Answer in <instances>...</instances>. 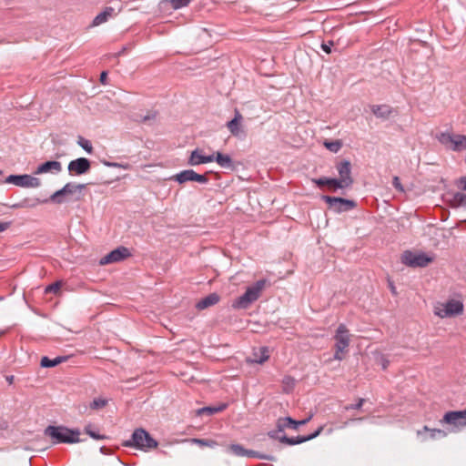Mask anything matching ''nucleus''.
Wrapping results in <instances>:
<instances>
[{
    "instance_id": "bb28decb",
    "label": "nucleus",
    "mask_w": 466,
    "mask_h": 466,
    "mask_svg": "<svg viewBox=\"0 0 466 466\" xmlns=\"http://www.w3.org/2000/svg\"><path fill=\"white\" fill-rule=\"evenodd\" d=\"M67 359V357H62L58 356L55 359H49L48 357L45 356L41 359L40 365L43 368H53L56 365L62 363Z\"/></svg>"
},
{
    "instance_id": "49530a36",
    "label": "nucleus",
    "mask_w": 466,
    "mask_h": 466,
    "mask_svg": "<svg viewBox=\"0 0 466 466\" xmlns=\"http://www.w3.org/2000/svg\"><path fill=\"white\" fill-rule=\"evenodd\" d=\"M193 442H196L199 445H202V446H209V447H213L215 442L212 441H208V440H205V439H193L192 440Z\"/></svg>"
},
{
    "instance_id": "a878e982",
    "label": "nucleus",
    "mask_w": 466,
    "mask_h": 466,
    "mask_svg": "<svg viewBox=\"0 0 466 466\" xmlns=\"http://www.w3.org/2000/svg\"><path fill=\"white\" fill-rule=\"evenodd\" d=\"M196 172L193 169L183 170L174 176V179L179 183L184 184L188 181H194Z\"/></svg>"
},
{
    "instance_id": "a18cd8bd",
    "label": "nucleus",
    "mask_w": 466,
    "mask_h": 466,
    "mask_svg": "<svg viewBox=\"0 0 466 466\" xmlns=\"http://www.w3.org/2000/svg\"><path fill=\"white\" fill-rule=\"evenodd\" d=\"M103 164L106 167H121V168H124V169H127L128 167V165L126 164H121V163H117V162H109V161H106L104 160L103 161Z\"/></svg>"
},
{
    "instance_id": "052dcab7",
    "label": "nucleus",
    "mask_w": 466,
    "mask_h": 466,
    "mask_svg": "<svg viewBox=\"0 0 466 466\" xmlns=\"http://www.w3.org/2000/svg\"><path fill=\"white\" fill-rule=\"evenodd\" d=\"M13 380H14L13 376H10L7 378V380L9 381V383H12Z\"/></svg>"
},
{
    "instance_id": "79ce46f5",
    "label": "nucleus",
    "mask_w": 466,
    "mask_h": 466,
    "mask_svg": "<svg viewBox=\"0 0 466 466\" xmlns=\"http://www.w3.org/2000/svg\"><path fill=\"white\" fill-rule=\"evenodd\" d=\"M85 431L92 438V439H95V440H104L106 439V437L105 435H102V434H99L98 432L91 430L90 426H87L85 428Z\"/></svg>"
},
{
    "instance_id": "72a5a7b5",
    "label": "nucleus",
    "mask_w": 466,
    "mask_h": 466,
    "mask_svg": "<svg viewBox=\"0 0 466 466\" xmlns=\"http://www.w3.org/2000/svg\"><path fill=\"white\" fill-rule=\"evenodd\" d=\"M66 193L62 188H60L59 190H56L55 193H53L48 199V201H51L53 203H56V204H62L64 203L66 200H65V197H66Z\"/></svg>"
},
{
    "instance_id": "cd10ccee",
    "label": "nucleus",
    "mask_w": 466,
    "mask_h": 466,
    "mask_svg": "<svg viewBox=\"0 0 466 466\" xmlns=\"http://www.w3.org/2000/svg\"><path fill=\"white\" fill-rule=\"evenodd\" d=\"M85 184H75L68 182L64 187L63 189L66 196L73 195L75 193H81V191L85 188Z\"/></svg>"
},
{
    "instance_id": "4468645a",
    "label": "nucleus",
    "mask_w": 466,
    "mask_h": 466,
    "mask_svg": "<svg viewBox=\"0 0 466 466\" xmlns=\"http://www.w3.org/2000/svg\"><path fill=\"white\" fill-rule=\"evenodd\" d=\"M441 143L451 142L452 144L451 149L453 151H461L466 149V136L460 134H445L442 133L440 138Z\"/></svg>"
},
{
    "instance_id": "864d4df0",
    "label": "nucleus",
    "mask_w": 466,
    "mask_h": 466,
    "mask_svg": "<svg viewBox=\"0 0 466 466\" xmlns=\"http://www.w3.org/2000/svg\"><path fill=\"white\" fill-rule=\"evenodd\" d=\"M459 185L462 190L466 191V177H461L459 179Z\"/></svg>"
},
{
    "instance_id": "473e14b6",
    "label": "nucleus",
    "mask_w": 466,
    "mask_h": 466,
    "mask_svg": "<svg viewBox=\"0 0 466 466\" xmlns=\"http://www.w3.org/2000/svg\"><path fill=\"white\" fill-rule=\"evenodd\" d=\"M245 457H248V458H258V459H262V460H267V461H275V457L273 455H269V454H262V453H259L258 451H255L253 450H248L246 451V455Z\"/></svg>"
},
{
    "instance_id": "1a4fd4ad",
    "label": "nucleus",
    "mask_w": 466,
    "mask_h": 466,
    "mask_svg": "<svg viewBox=\"0 0 466 466\" xmlns=\"http://www.w3.org/2000/svg\"><path fill=\"white\" fill-rule=\"evenodd\" d=\"M463 312V303L460 300L451 299L440 307L435 308V314L441 319L454 317Z\"/></svg>"
},
{
    "instance_id": "13d9d810",
    "label": "nucleus",
    "mask_w": 466,
    "mask_h": 466,
    "mask_svg": "<svg viewBox=\"0 0 466 466\" xmlns=\"http://www.w3.org/2000/svg\"><path fill=\"white\" fill-rule=\"evenodd\" d=\"M388 365H389V360H384L383 363H382L383 370H385L388 367Z\"/></svg>"
},
{
    "instance_id": "5701e85b",
    "label": "nucleus",
    "mask_w": 466,
    "mask_h": 466,
    "mask_svg": "<svg viewBox=\"0 0 466 466\" xmlns=\"http://www.w3.org/2000/svg\"><path fill=\"white\" fill-rule=\"evenodd\" d=\"M311 181L315 185H317L318 187L329 186L334 191H336L337 189H340V186L339 185V181L335 177H319V178H312Z\"/></svg>"
},
{
    "instance_id": "5fc2aeb1",
    "label": "nucleus",
    "mask_w": 466,
    "mask_h": 466,
    "mask_svg": "<svg viewBox=\"0 0 466 466\" xmlns=\"http://www.w3.org/2000/svg\"><path fill=\"white\" fill-rule=\"evenodd\" d=\"M106 78H107V73L106 71H103L101 74H100V82L103 84V85H106Z\"/></svg>"
},
{
    "instance_id": "de8ad7c7",
    "label": "nucleus",
    "mask_w": 466,
    "mask_h": 466,
    "mask_svg": "<svg viewBox=\"0 0 466 466\" xmlns=\"http://www.w3.org/2000/svg\"><path fill=\"white\" fill-rule=\"evenodd\" d=\"M194 181L198 182L200 184H207L208 182V178L205 174H198L196 172Z\"/></svg>"
},
{
    "instance_id": "4d7b16f0",
    "label": "nucleus",
    "mask_w": 466,
    "mask_h": 466,
    "mask_svg": "<svg viewBox=\"0 0 466 466\" xmlns=\"http://www.w3.org/2000/svg\"><path fill=\"white\" fill-rule=\"evenodd\" d=\"M390 291L395 294L396 293V288L394 287L393 283L392 282H390Z\"/></svg>"
},
{
    "instance_id": "9b49d317",
    "label": "nucleus",
    "mask_w": 466,
    "mask_h": 466,
    "mask_svg": "<svg viewBox=\"0 0 466 466\" xmlns=\"http://www.w3.org/2000/svg\"><path fill=\"white\" fill-rule=\"evenodd\" d=\"M129 256H131L129 249L126 247L120 246L110 251L106 256H104L100 259L99 264L107 265L111 263L120 262L128 258Z\"/></svg>"
},
{
    "instance_id": "c03bdc74",
    "label": "nucleus",
    "mask_w": 466,
    "mask_h": 466,
    "mask_svg": "<svg viewBox=\"0 0 466 466\" xmlns=\"http://www.w3.org/2000/svg\"><path fill=\"white\" fill-rule=\"evenodd\" d=\"M364 402H365V399L360 398L358 400L357 403L348 405V406L345 407V409L347 410H359V409H360L363 406Z\"/></svg>"
},
{
    "instance_id": "f3484780",
    "label": "nucleus",
    "mask_w": 466,
    "mask_h": 466,
    "mask_svg": "<svg viewBox=\"0 0 466 466\" xmlns=\"http://www.w3.org/2000/svg\"><path fill=\"white\" fill-rule=\"evenodd\" d=\"M214 161H216L218 165L224 169L231 171L235 169L234 161L229 155L217 151L214 153Z\"/></svg>"
},
{
    "instance_id": "c9c22d12",
    "label": "nucleus",
    "mask_w": 466,
    "mask_h": 466,
    "mask_svg": "<svg viewBox=\"0 0 466 466\" xmlns=\"http://www.w3.org/2000/svg\"><path fill=\"white\" fill-rule=\"evenodd\" d=\"M295 379L291 376H285L282 380V383H283V386H284V390L286 392H289L291 391L294 387H295Z\"/></svg>"
},
{
    "instance_id": "0eeeda50",
    "label": "nucleus",
    "mask_w": 466,
    "mask_h": 466,
    "mask_svg": "<svg viewBox=\"0 0 466 466\" xmlns=\"http://www.w3.org/2000/svg\"><path fill=\"white\" fill-rule=\"evenodd\" d=\"M336 169L339 176V178L337 179L340 186V189L350 187L354 183V179L351 176L350 161L348 159H342L336 164Z\"/></svg>"
},
{
    "instance_id": "393cba45",
    "label": "nucleus",
    "mask_w": 466,
    "mask_h": 466,
    "mask_svg": "<svg viewBox=\"0 0 466 466\" xmlns=\"http://www.w3.org/2000/svg\"><path fill=\"white\" fill-rule=\"evenodd\" d=\"M371 112L378 118L387 119L390 116L392 109L388 105H374L371 106Z\"/></svg>"
},
{
    "instance_id": "9d476101",
    "label": "nucleus",
    "mask_w": 466,
    "mask_h": 466,
    "mask_svg": "<svg viewBox=\"0 0 466 466\" xmlns=\"http://www.w3.org/2000/svg\"><path fill=\"white\" fill-rule=\"evenodd\" d=\"M91 168V162L86 157H78L68 163L67 170L70 176H82Z\"/></svg>"
},
{
    "instance_id": "6ab92c4d",
    "label": "nucleus",
    "mask_w": 466,
    "mask_h": 466,
    "mask_svg": "<svg viewBox=\"0 0 466 466\" xmlns=\"http://www.w3.org/2000/svg\"><path fill=\"white\" fill-rule=\"evenodd\" d=\"M219 299H220V297L218 294H217L216 292L210 293L207 297L200 299L196 304V308L198 310L205 309L207 308H209V307L214 306L217 303H218Z\"/></svg>"
},
{
    "instance_id": "a19ab883",
    "label": "nucleus",
    "mask_w": 466,
    "mask_h": 466,
    "mask_svg": "<svg viewBox=\"0 0 466 466\" xmlns=\"http://www.w3.org/2000/svg\"><path fill=\"white\" fill-rule=\"evenodd\" d=\"M191 0H170V4L174 9H179L187 6Z\"/></svg>"
},
{
    "instance_id": "3c124183",
    "label": "nucleus",
    "mask_w": 466,
    "mask_h": 466,
    "mask_svg": "<svg viewBox=\"0 0 466 466\" xmlns=\"http://www.w3.org/2000/svg\"><path fill=\"white\" fill-rule=\"evenodd\" d=\"M322 431H323V427L320 426L311 434L306 435L305 439H307V441H311V440L315 439L316 437H318L321 433Z\"/></svg>"
},
{
    "instance_id": "bf43d9fd",
    "label": "nucleus",
    "mask_w": 466,
    "mask_h": 466,
    "mask_svg": "<svg viewBox=\"0 0 466 466\" xmlns=\"http://www.w3.org/2000/svg\"><path fill=\"white\" fill-rule=\"evenodd\" d=\"M125 50H126V47L124 46V47L121 49V51H119V52H118L117 56H119V55L123 54V53L125 52Z\"/></svg>"
},
{
    "instance_id": "2f4dec72",
    "label": "nucleus",
    "mask_w": 466,
    "mask_h": 466,
    "mask_svg": "<svg viewBox=\"0 0 466 466\" xmlns=\"http://www.w3.org/2000/svg\"><path fill=\"white\" fill-rule=\"evenodd\" d=\"M226 407H227V405H226V404H221V405H219V406H218V407H210V406H208V407H203V408H201V409H199V410H198V413L199 415L204 414V413H206V414H208V415H213V414H215V413H218V412H219V411H222L223 410H225V409H226Z\"/></svg>"
},
{
    "instance_id": "7ed1b4c3",
    "label": "nucleus",
    "mask_w": 466,
    "mask_h": 466,
    "mask_svg": "<svg viewBox=\"0 0 466 466\" xmlns=\"http://www.w3.org/2000/svg\"><path fill=\"white\" fill-rule=\"evenodd\" d=\"M266 279H259L252 286L248 287L246 291L233 301L232 307L238 309H248L250 304L259 298L260 292L264 289Z\"/></svg>"
},
{
    "instance_id": "c85d7f7f",
    "label": "nucleus",
    "mask_w": 466,
    "mask_h": 466,
    "mask_svg": "<svg viewBox=\"0 0 466 466\" xmlns=\"http://www.w3.org/2000/svg\"><path fill=\"white\" fill-rule=\"evenodd\" d=\"M306 441L307 439H305V436L288 437L285 434H282V437L280 438L281 443H285L290 446L301 444Z\"/></svg>"
},
{
    "instance_id": "58836bf2",
    "label": "nucleus",
    "mask_w": 466,
    "mask_h": 466,
    "mask_svg": "<svg viewBox=\"0 0 466 466\" xmlns=\"http://www.w3.org/2000/svg\"><path fill=\"white\" fill-rule=\"evenodd\" d=\"M77 145L81 147L88 154H91L93 152V147L91 142L82 137H78Z\"/></svg>"
},
{
    "instance_id": "37998d69",
    "label": "nucleus",
    "mask_w": 466,
    "mask_h": 466,
    "mask_svg": "<svg viewBox=\"0 0 466 466\" xmlns=\"http://www.w3.org/2000/svg\"><path fill=\"white\" fill-rule=\"evenodd\" d=\"M60 287H61L60 282L52 283L45 289V292L46 293H56L60 289Z\"/></svg>"
},
{
    "instance_id": "b1692460",
    "label": "nucleus",
    "mask_w": 466,
    "mask_h": 466,
    "mask_svg": "<svg viewBox=\"0 0 466 466\" xmlns=\"http://www.w3.org/2000/svg\"><path fill=\"white\" fill-rule=\"evenodd\" d=\"M311 419L312 415H309V417L301 420H296L289 416L280 418L282 423L284 422L283 427H285V429L289 428L293 430H297L299 426L307 424Z\"/></svg>"
},
{
    "instance_id": "ea45409f",
    "label": "nucleus",
    "mask_w": 466,
    "mask_h": 466,
    "mask_svg": "<svg viewBox=\"0 0 466 466\" xmlns=\"http://www.w3.org/2000/svg\"><path fill=\"white\" fill-rule=\"evenodd\" d=\"M107 404V400L104 399H94L93 401L90 403V408L93 410H97L100 408L105 407Z\"/></svg>"
},
{
    "instance_id": "e433bc0d",
    "label": "nucleus",
    "mask_w": 466,
    "mask_h": 466,
    "mask_svg": "<svg viewBox=\"0 0 466 466\" xmlns=\"http://www.w3.org/2000/svg\"><path fill=\"white\" fill-rule=\"evenodd\" d=\"M324 146L327 149L333 153H337L341 148V142L339 140L325 141Z\"/></svg>"
},
{
    "instance_id": "f704fd0d",
    "label": "nucleus",
    "mask_w": 466,
    "mask_h": 466,
    "mask_svg": "<svg viewBox=\"0 0 466 466\" xmlns=\"http://www.w3.org/2000/svg\"><path fill=\"white\" fill-rule=\"evenodd\" d=\"M452 204L456 207H462L466 208V194L456 192L452 197Z\"/></svg>"
},
{
    "instance_id": "7c9ffc66",
    "label": "nucleus",
    "mask_w": 466,
    "mask_h": 466,
    "mask_svg": "<svg viewBox=\"0 0 466 466\" xmlns=\"http://www.w3.org/2000/svg\"><path fill=\"white\" fill-rule=\"evenodd\" d=\"M156 118H157V111H148L144 116H142V115L137 116V118L136 120L139 123L153 125Z\"/></svg>"
},
{
    "instance_id": "e2e57ef3",
    "label": "nucleus",
    "mask_w": 466,
    "mask_h": 466,
    "mask_svg": "<svg viewBox=\"0 0 466 466\" xmlns=\"http://www.w3.org/2000/svg\"><path fill=\"white\" fill-rule=\"evenodd\" d=\"M5 298L3 296H0V301H2Z\"/></svg>"
},
{
    "instance_id": "680f3d73",
    "label": "nucleus",
    "mask_w": 466,
    "mask_h": 466,
    "mask_svg": "<svg viewBox=\"0 0 466 466\" xmlns=\"http://www.w3.org/2000/svg\"><path fill=\"white\" fill-rule=\"evenodd\" d=\"M105 450H106V448H105V447H101V448H100V451H101L102 453H105Z\"/></svg>"
},
{
    "instance_id": "8fccbe9b",
    "label": "nucleus",
    "mask_w": 466,
    "mask_h": 466,
    "mask_svg": "<svg viewBox=\"0 0 466 466\" xmlns=\"http://www.w3.org/2000/svg\"><path fill=\"white\" fill-rule=\"evenodd\" d=\"M333 46H334V42L333 41H329L327 43H322L321 44V49L326 54H330L331 53V48H332Z\"/></svg>"
},
{
    "instance_id": "6e6d98bb",
    "label": "nucleus",
    "mask_w": 466,
    "mask_h": 466,
    "mask_svg": "<svg viewBox=\"0 0 466 466\" xmlns=\"http://www.w3.org/2000/svg\"><path fill=\"white\" fill-rule=\"evenodd\" d=\"M8 427V423L5 420H0V431H5Z\"/></svg>"
},
{
    "instance_id": "dca6fc26",
    "label": "nucleus",
    "mask_w": 466,
    "mask_h": 466,
    "mask_svg": "<svg viewBox=\"0 0 466 466\" xmlns=\"http://www.w3.org/2000/svg\"><path fill=\"white\" fill-rule=\"evenodd\" d=\"M214 161V154L212 155H204L202 150L199 148H196L190 154L188 158V165L190 166H198L202 164H207Z\"/></svg>"
},
{
    "instance_id": "f03ea898",
    "label": "nucleus",
    "mask_w": 466,
    "mask_h": 466,
    "mask_svg": "<svg viewBox=\"0 0 466 466\" xmlns=\"http://www.w3.org/2000/svg\"><path fill=\"white\" fill-rule=\"evenodd\" d=\"M157 444V441L142 428L136 429L131 438L123 442L125 447L135 448L144 451L156 448Z\"/></svg>"
},
{
    "instance_id": "a211bd4d",
    "label": "nucleus",
    "mask_w": 466,
    "mask_h": 466,
    "mask_svg": "<svg viewBox=\"0 0 466 466\" xmlns=\"http://www.w3.org/2000/svg\"><path fill=\"white\" fill-rule=\"evenodd\" d=\"M48 199L44 198L41 199L39 198H24L18 203H15L12 206V208H35L39 204L47 203Z\"/></svg>"
},
{
    "instance_id": "4c0bfd02",
    "label": "nucleus",
    "mask_w": 466,
    "mask_h": 466,
    "mask_svg": "<svg viewBox=\"0 0 466 466\" xmlns=\"http://www.w3.org/2000/svg\"><path fill=\"white\" fill-rule=\"evenodd\" d=\"M228 449L236 456L245 457L246 455L247 449L240 444H231Z\"/></svg>"
},
{
    "instance_id": "39448f33",
    "label": "nucleus",
    "mask_w": 466,
    "mask_h": 466,
    "mask_svg": "<svg viewBox=\"0 0 466 466\" xmlns=\"http://www.w3.org/2000/svg\"><path fill=\"white\" fill-rule=\"evenodd\" d=\"M433 260V258L420 252L406 250L401 256V262L411 268H424Z\"/></svg>"
},
{
    "instance_id": "ddd939ff",
    "label": "nucleus",
    "mask_w": 466,
    "mask_h": 466,
    "mask_svg": "<svg viewBox=\"0 0 466 466\" xmlns=\"http://www.w3.org/2000/svg\"><path fill=\"white\" fill-rule=\"evenodd\" d=\"M441 422L462 428L466 426V409L462 410H451L444 414Z\"/></svg>"
},
{
    "instance_id": "20e7f679",
    "label": "nucleus",
    "mask_w": 466,
    "mask_h": 466,
    "mask_svg": "<svg viewBox=\"0 0 466 466\" xmlns=\"http://www.w3.org/2000/svg\"><path fill=\"white\" fill-rule=\"evenodd\" d=\"M334 339L336 340L334 360H341L343 359L342 354L347 350L350 341L349 329L344 324L338 327Z\"/></svg>"
},
{
    "instance_id": "2eb2a0df",
    "label": "nucleus",
    "mask_w": 466,
    "mask_h": 466,
    "mask_svg": "<svg viewBox=\"0 0 466 466\" xmlns=\"http://www.w3.org/2000/svg\"><path fill=\"white\" fill-rule=\"evenodd\" d=\"M62 171V164L57 160H48L42 164H40L35 171V175L51 173V174H59Z\"/></svg>"
},
{
    "instance_id": "c756f323",
    "label": "nucleus",
    "mask_w": 466,
    "mask_h": 466,
    "mask_svg": "<svg viewBox=\"0 0 466 466\" xmlns=\"http://www.w3.org/2000/svg\"><path fill=\"white\" fill-rule=\"evenodd\" d=\"M284 426V422L282 423L280 418L278 419L277 420V429L276 430H272L268 432V435L270 439H273V440H278L280 441V438L282 437L281 433L284 431L285 430V427H282Z\"/></svg>"
},
{
    "instance_id": "f8f14e48",
    "label": "nucleus",
    "mask_w": 466,
    "mask_h": 466,
    "mask_svg": "<svg viewBox=\"0 0 466 466\" xmlns=\"http://www.w3.org/2000/svg\"><path fill=\"white\" fill-rule=\"evenodd\" d=\"M243 119L242 115L239 113V111L236 110L234 117L228 121L226 125L227 128L230 132V134L238 138V139H245L247 137V132L244 129V127L241 125V121Z\"/></svg>"
},
{
    "instance_id": "09e8293b",
    "label": "nucleus",
    "mask_w": 466,
    "mask_h": 466,
    "mask_svg": "<svg viewBox=\"0 0 466 466\" xmlns=\"http://www.w3.org/2000/svg\"><path fill=\"white\" fill-rule=\"evenodd\" d=\"M392 185H393L394 188L397 189L398 191H400V192H403L404 191L403 186L401 185L399 177H393Z\"/></svg>"
},
{
    "instance_id": "4be33fe9",
    "label": "nucleus",
    "mask_w": 466,
    "mask_h": 466,
    "mask_svg": "<svg viewBox=\"0 0 466 466\" xmlns=\"http://www.w3.org/2000/svg\"><path fill=\"white\" fill-rule=\"evenodd\" d=\"M430 433V439H437L443 438L446 436V432L440 429H430L427 426H424L422 431H418V436L421 438V441L428 440V437L425 436L426 433Z\"/></svg>"
},
{
    "instance_id": "423d86ee",
    "label": "nucleus",
    "mask_w": 466,
    "mask_h": 466,
    "mask_svg": "<svg viewBox=\"0 0 466 466\" xmlns=\"http://www.w3.org/2000/svg\"><path fill=\"white\" fill-rule=\"evenodd\" d=\"M321 198L328 204L329 208L336 213L350 211L357 206L355 201L339 197L324 195Z\"/></svg>"
},
{
    "instance_id": "412c9836",
    "label": "nucleus",
    "mask_w": 466,
    "mask_h": 466,
    "mask_svg": "<svg viewBox=\"0 0 466 466\" xmlns=\"http://www.w3.org/2000/svg\"><path fill=\"white\" fill-rule=\"evenodd\" d=\"M269 358V350L268 347H259L254 350L252 358L249 360L252 363L262 364Z\"/></svg>"
},
{
    "instance_id": "6e6552de",
    "label": "nucleus",
    "mask_w": 466,
    "mask_h": 466,
    "mask_svg": "<svg viewBox=\"0 0 466 466\" xmlns=\"http://www.w3.org/2000/svg\"><path fill=\"white\" fill-rule=\"evenodd\" d=\"M5 183L25 188H35L41 186V180L38 177L28 174L9 175L5 177Z\"/></svg>"
},
{
    "instance_id": "aec40b11",
    "label": "nucleus",
    "mask_w": 466,
    "mask_h": 466,
    "mask_svg": "<svg viewBox=\"0 0 466 466\" xmlns=\"http://www.w3.org/2000/svg\"><path fill=\"white\" fill-rule=\"evenodd\" d=\"M115 15V9L111 6H106L102 12L97 14L92 21V26H97L106 23L109 18Z\"/></svg>"
},
{
    "instance_id": "f257e3e1",
    "label": "nucleus",
    "mask_w": 466,
    "mask_h": 466,
    "mask_svg": "<svg viewBox=\"0 0 466 466\" xmlns=\"http://www.w3.org/2000/svg\"><path fill=\"white\" fill-rule=\"evenodd\" d=\"M44 434L49 437L55 445L60 443L73 444L83 441L79 439L80 431L78 429H69L62 425H49L45 429Z\"/></svg>"
},
{
    "instance_id": "603ef678",
    "label": "nucleus",
    "mask_w": 466,
    "mask_h": 466,
    "mask_svg": "<svg viewBox=\"0 0 466 466\" xmlns=\"http://www.w3.org/2000/svg\"><path fill=\"white\" fill-rule=\"evenodd\" d=\"M11 226L10 221L0 222V232L5 231Z\"/></svg>"
}]
</instances>
